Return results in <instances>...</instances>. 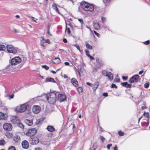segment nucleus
<instances>
[{"label":"nucleus","mask_w":150,"mask_h":150,"mask_svg":"<svg viewBox=\"0 0 150 150\" xmlns=\"http://www.w3.org/2000/svg\"><path fill=\"white\" fill-rule=\"evenodd\" d=\"M81 12L84 14H88L93 12L94 7L92 4L86 2L85 1H82L80 4Z\"/></svg>","instance_id":"nucleus-1"},{"label":"nucleus","mask_w":150,"mask_h":150,"mask_svg":"<svg viewBox=\"0 0 150 150\" xmlns=\"http://www.w3.org/2000/svg\"><path fill=\"white\" fill-rule=\"evenodd\" d=\"M42 96V98H45L48 103L51 104H54L56 101L57 95L54 93H51L47 94L44 93Z\"/></svg>","instance_id":"nucleus-2"},{"label":"nucleus","mask_w":150,"mask_h":150,"mask_svg":"<svg viewBox=\"0 0 150 150\" xmlns=\"http://www.w3.org/2000/svg\"><path fill=\"white\" fill-rule=\"evenodd\" d=\"M30 108L29 102H27L17 106L15 110L17 112L22 113L25 112Z\"/></svg>","instance_id":"nucleus-3"},{"label":"nucleus","mask_w":150,"mask_h":150,"mask_svg":"<svg viewBox=\"0 0 150 150\" xmlns=\"http://www.w3.org/2000/svg\"><path fill=\"white\" fill-rule=\"evenodd\" d=\"M21 59L19 57H16L13 58L11 61V65H15L20 63L21 62Z\"/></svg>","instance_id":"nucleus-4"},{"label":"nucleus","mask_w":150,"mask_h":150,"mask_svg":"<svg viewBox=\"0 0 150 150\" xmlns=\"http://www.w3.org/2000/svg\"><path fill=\"white\" fill-rule=\"evenodd\" d=\"M6 49L7 51L9 53L16 54L17 52V50L11 45H7L6 46Z\"/></svg>","instance_id":"nucleus-5"},{"label":"nucleus","mask_w":150,"mask_h":150,"mask_svg":"<svg viewBox=\"0 0 150 150\" xmlns=\"http://www.w3.org/2000/svg\"><path fill=\"white\" fill-rule=\"evenodd\" d=\"M36 132L37 130L35 129H31L26 132V135L29 136H33L36 133Z\"/></svg>","instance_id":"nucleus-6"},{"label":"nucleus","mask_w":150,"mask_h":150,"mask_svg":"<svg viewBox=\"0 0 150 150\" xmlns=\"http://www.w3.org/2000/svg\"><path fill=\"white\" fill-rule=\"evenodd\" d=\"M41 108L39 106L34 105L33 106L32 111L34 113L37 114L41 110Z\"/></svg>","instance_id":"nucleus-7"},{"label":"nucleus","mask_w":150,"mask_h":150,"mask_svg":"<svg viewBox=\"0 0 150 150\" xmlns=\"http://www.w3.org/2000/svg\"><path fill=\"white\" fill-rule=\"evenodd\" d=\"M30 141L32 144H36L39 142V140L36 137H32L30 139Z\"/></svg>","instance_id":"nucleus-8"},{"label":"nucleus","mask_w":150,"mask_h":150,"mask_svg":"<svg viewBox=\"0 0 150 150\" xmlns=\"http://www.w3.org/2000/svg\"><path fill=\"white\" fill-rule=\"evenodd\" d=\"M66 96L64 94H59L57 96V100L60 102H62L66 100Z\"/></svg>","instance_id":"nucleus-9"},{"label":"nucleus","mask_w":150,"mask_h":150,"mask_svg":"<svg viewBox=\"0 0 150 150\" xmlns=\"http://www.w3.org/2000/svg\"><path fill=\"white\" fill-rule=\"evenodd\" d=\"M4 129L6 131H11L12 129V126L11 124L6 123L3 125Z\"/></svg>","instance_id":"nucleus-10"},{"label":"nucleus","mask_w":150,"mask_h":150,"mask_svg":"<svg viewBox=\"0 0 150 150\" xmlns=\"http://www.w3.org/2000/svg\"><path fill=\"white\" fill-rule=\"evenodd\" d=\"M139 76L137 75H135L131 77L129 80V82L130 83H133L137 82L138 81Z\"/></svg>","instance_id":"nucleus-11"},{"label":"nucleus","mask_w":150,"mask_h":150,"mask_svg":"<svg viewBox=\"0 0 150 150\" xmlns=\"http://www.w3.org/2000/svg\"><path fill=\"white\" fill-rule=\"evenodd\" d=\"M11 120L12 123L13 124H18L19 123L20 120L17 117L13 116L11 118Z\"/></svg>","instance_id":"nucleus-12"},{"label":"nucleus","mask_w":150,"mask_h":150,"mask_svg":"<svg viewBox=\"0 0 150 150\" xmlns=\"http://www.w3.org/2000/svg\"><path fill=\"white\" fill-rule=\"evenodd\" d=\"M22 145L23 148L27 149L29 146V143L27 141L24 140L22 142Z\"/></svg>","instance_id":"nucleus-13"},{"label":"nucleus","mask_w":150,"mask_h":150,"mask_svg":"<svg viewBox=\"0 0 150 150\" xmlns=\"http://www.w3.org/2000/svg\"><path fill=\"white\" fill-rule=\"evenodd\" d=\"M99 85V83L98 81H96L93 85V91H95L98 88Z\"/></svg>","instance_id":"nucleus-14"},{"label":"nucleus","mask_w":150,"mask_h":150,"mask_svg":"<svg viewBox=\"0 0 150 150\" xmlns=\"http://www.w3.org/2000/svg\"><path fill=\"white\" fill-rule=\"evenodd\" d=\"M52 62L55 64H57L60 62V60L58 57H55L52 60Z\"/></svg>","instance_id":"nucleus-15"},{"label":"nucleus","mask_w":150,"mask_h":150,"mask_svg":"<svg viewBox=\"0 0 150 150\" xmlns=\"http://www.w3.org/2000/svg\"><path fill=\"white\" fill-rule=\"evenodd\" d=\"M93 25L94 29L95 30L99 29L100 27L99 23L97 22H94L93 23Z\"/></svg>","instance_id":"nucleus-16"},{"label":"nucleus","mask_w":150,"mask_h":150,"mask_svg":"<svg viewBox=\"0 0 150 150\" xmlns=\"http://www.w3.org/2000/svg\"><path fill=\"white\" fill-rule=\"evenodd\" d=\"M47 130L50 132H52L55 130V129L53 126H48L46 128Z\"/></svg>","instance_id":"nucleus-17"},{"label":"nucleus","mask_w":150,"mask_h":150,"mask_svg":"<svg viewBox=\"0 0 150 150\" xmlns=\"http://www.w3.org/2000/svg\"><path fill=\"white\" fill-rule=\"evenodd\" d=\"M71 82L76 87L78 85V83L76 80L74 78H72L71 80Z\"/></svg>","instance_id":"nucleus-18"},{"label":"nucleus","mask_w":150,"mask_h":150,"mask_svg":"<svg viewBox=\"0 0 150 150\" xmlns=\"http://www.w3.org/2000/svg\"><path fill=\"white\" fill-rule=\"evenodd\" d=\"M14 140L16 142H19L21 140V138L19 136L16 135L13 138Z\"/></svg>","instance_id":"nucleus-19"},{"label":"nucleus","mask_w":150,"mask_h":150,"mask_svg":"<svg viewBox=\"0 0 150 150\" xmlns=\"http://www.w3.org/2000/svg\"><path fill=\"white\" fill-rule=\"evenodd\" d=\"M106 76L108 77V79L110 81L113 79L112 74L110 72H109Z\"/></svg>","instance_id":"nucleus-20"},{"label":"nucleus","mask_w":150,"mask_h":150,"mask_svg":"<svg viewBox=\"0 0 150 150\" xmlns=\"http://www.w3.org/2000/svg\"><path fill=\"white\" fill-rule=\"evenodd\" d=\"M52 8L57 13L59 14V12L58 9V8L57 6V5L53 3L52 4Z\"/></svg>","instance_id":"nucleus-21"},{"label":"nucleus","mask_w":150,"mask_h":150,"mask_svg":"<svg viewBox=\"0 0 150 150\" xmlns=\"http://www.w3.org/2000/svg\"><path fill=\"white\" fill-rule=\"evenodd\" d=\"M122 85L124 86H125L127 88H129L131 87V85L128 83L127 82L121 83Z\"/></svg>","instance_id":"nucleus-22"},{"label":"nucleus","mask_w":150,"mask_h":150,"mask_svg":"<svg viewBox=\"0 0 150 150\" xmlns=\"http://www.w3.org/2000/svg\"><path fill=\"white\" fill-rule=\"evenodd\" d=\"M103 2L105 6H108L110 2V0H103Z\"/></svg>","instance_id":"nucleus-23"},{"label":"nucleus","mask_w":150,"mask_h":150,"mask_svg":"<svg viewBox=\"0 0 150 150\" xmlns=\"http://www.w3.org/2000/svg\"><path fill=\"white\" fill-rule=\"evenodd\" d=\"M45 40L42 38V40H40V44L41 46L43 47H45L46 46V44L45 43Z\"/></svg>","instance_id":"nucleus-24"},{"label":"nucleus","mask_w":150,"mask_h":150,"mask_svg":"<svg viewBox=\"0 0 150 150\" xmlns=\"http://www.w3.org/2000/svg\"><path fill=\"white\" fill-rule=\"evenodd\" d=\"M25 122L27 125L28 126H31L33 124L32 121L31 120H26Z\"/></svg>","instance_id":"nucleus-25"},{"label":"nucleus","mask_w":150,"mask_h":150,"mask_svg":"<svg viewBox=\"0 0 150 150\" xmlns=\"http://www.w3.org/2000/svg\"><path fill=\"white\" fill-rule=\"evenodd\" d=\"M45 81L46 82H55L54 79H53L51 78H47L46 79Z\"/></svg>","instance_id":"nucleus-26"},{"label":"nucleus","mask_w":150,"mask_h":150,"mask_svg":"<svg viewBox=\"0 0 150 150\" xmlns=\"http://www.w3.org/2000/svg\"><path fill=\"white\" fill-rule=\"evenodd\" d=\"M6 69L8 70L9 71L11 72H13L15 71V70L13 68L12 66L7 67L6 68Z\"/></svg>","instance_id":"nucleus-27"},{"label":"nucleus","mask_w":150,"mask_h":150,"mask_svg":"<svg viewBox=\"0 0 150 150\" xmlns=\"http://www.w3.org/2000/svg\"><path fill=\"white\" fill-rule=\"evenodd\" d=\"M86 47L88 49L90 50H91L92 49V47L87 42H85Z\"/></svg>","instance_id":"nucleus-28"},{"label":"nucleus","mask_w":150,"mask_h":150,"mask_svg":"<svg viewBox=\"0 0 150 150\" xmlns=\"http://www.w3.org/2000/svg\"><path fill=\"white\" fill-rule=\"evenodd\" d=\"M78 21H79V22L81 23V29L83 30V20L82 19L79 18L78 19Z\"/></svg>","instance_id":"nucleus-29"},{"label":"nucleus","mask_w":150,"mask_h":150,"mask_svg":"<svg viewBox=\"0 0 150 150\" xmlns=\"http://www.w3.org/2000/svg\"><path fill=\"white\" fill-rule=\"evenodd\" d=\"M6 49L5 46L2 45H0V51H4Z\"/></svg>","instance_id":"nucleus-30"},{"label":"nucleus","mask_w":150,"mask_h":150,"mask_svg":"<svg viewBox=\"0 0 150 150\" xmlns=\"http://www.w3.org/2000/svg\"><path fill=\"white\" fill-rule=\"evenodd\" d=\"M77 90L79 93H80L83 92V88L82 87H80L76 88Z\"/></svg>","instance_id":"nucleus-31"},{"label":"nucleus","mask_w":150,"mask_h":150,"mask_svg":"<svg viewBox=\"0 0 150 150\" xmlns=\"http://www.w3.org/2000/svg\"><path fill=\"white\" fill-rule=\"evenodd\" d=\"M5 119L4 114V113L0 112V120Z\"/></svg>","instance_id":"nucleus-32"},{"label":"nucleus","mask_w":150,"mask_h":150,"mask_svg":"<svg viewBox=\"0 0 150 150\" xmlns=\"http://www.w3.org/2000/svg\"><path fill=\"white\" fill-rule=\"evenodd\" d=\"M66 28L65 32L67 33L68 35H69L71 33V31L69 28H67V25H66Z\"/></svg>","instance_id":"nucleus-33"},{"label":"nucleus","mask_w":150,"mask_h":150,"mask_svg":"<svg viewBox=\"0 0 150 150\" xmlns=\"http://www.w3.org/2000/svg\"><path fill=\"white\" fill-rule=\"evenodd\" d=\"M108 72L106 71L105 70H103L102 71V73L103 75L106 76Z\"/></svg>","instance_id":"nucleus-34"},{"label":"nucleus","mask_w":150,"mask_h":150,"mask_svg":"<svg viewBox=\"0 0 150 150\" xmlns=\"http://www.w3.org/2000/svg\"><path fill=\"white\" fill-rule=\"evenodd\" d=\"M96 147V144H93V146L90 149V150H95Z\"/></svg>","instance_id":"nucleus-35"},{"label":"nucleus","mask_w":150,"mask_h":150,"mask_svg":"<svg viewBox=\"0 0 150 150\" xmlns=\"http://www.w3.org/2000/svg\"><path fill=\"white\" fill-rule=\"evenodd\" d=\"M18 126L21 128L23 129L24 128V126L23 124L19 122V123L17 124Z\"/></svg>","instance_id":"nucleus-36"},{"label":"nucleus","mask_w":150,"mask_h":150,"mask_svg":"<svg viewBox=\"0 0 150 150\" xmlns=\"http://www.w3.org/2000/svg\"><path fill=\"white\" fill-rule=\"evenodd\" d=\"M101 19L102 22L103 23L105 22L106 21V18L105 17H104L103 16L101 17Z\"/></svg>","instance_id":"nucleus-37"},{"label":"nucleus","mask_w":150,"mask_h":150,"mask_svg":"<svg viewBox=\"0 0 150 150\" xmlns=\"http://www.w3.org/2000/svg\"><path fill=\"white\" fill-rule=\"evenodd\" d=\"M5 143V141L4 139L0 140V145H4Z\"/></svg>","instance_id":"nucleus-38"},{"label":"nucleus","mask_w":150,"mask_h":150,"mask_svg":"<svg viewBox=\"0 0 150 150\" xmlns=\"http://www.w3.org/2000/svg\"><path fill=\"white\" fill-rule=\"evenodd\" d=\"M114 81L115 82H119L120 81V79L117 76L115 77L114 79Z\"/></svg>","instance_id":"nucleus-39"},{"label":"nucleus","mask_w":150,"mask_h":150,"mask_svg":"<svg viewBox=\"0 0 150 150\" xmlns=\"http://www.w3.org/2000/svg\"><path fill=\"white\" fill-rule=\"evenodd\" d=\"M102 27L103 28L107 30H109V29L107 27V25H106L105 24H104L102 26Z\"/></svg>","instance_id":"nucleus-40"},{"label":"nucleus","mask_w":150,"mask_h":150,"mask_svg":"<svg viewBox=\"0 0 150 150\" xmlns=\"http://www.w3.org/2000/svg\"><path fill=\"white\" fill-rule=\"evenodd\" d=\"M118 133L120 136H122L124 135V133L121 131H119L118 132Z\"/></svg>","instance_id":"nucleus-41"},{"label":"nucleus","mask_w":150,"mask_h":150,"mask_svg":"<svg viewBox=\"0 0 150 150\" xmlns=\"http://www.w3.org/2000/svg\"><path fill=\"white\" fill-rule=\"evenodd\" d=\"M8 150H16V149L14 146H10L8 149Z\"/></svg>","instance_id":"nucleus-42"},{"label":"nucleus","mask_w":150,"mask_h":150,"mask_svg":"<svg viewBox=\"0 0 150 150\" xmlns=\"http://www.w3.org/2000/svg\"><path fill=\"white\" fill-rule=\"evenodd\" d=\"M42 67L45 68L46 70H47L49 69V67L46 65H43L42 66Z\"/></svg>","instance_id":"nucleus-43"},{"label":"nucleus","mask_w":150,"mask_h":150,"mask_svg":"<svg viewBox=\"0 0 150 150\" xmlns=\"http://www.w3.org/2000/svg\"><path fill=\"white\" fill-rule=\"evenodd\" d=\"M74 46L79 50L80 52H82V51L80 50V47L79 45H74Z\"/></svg>","instance_id":"nucleus-44"},{"label":"nucleus","mask_w":150,"mask_h":150,"mask_svg":"<svg viewBox=\"0 0 150 150\" xmlns=\"http://www.w3.org/2000/svg\"><path fill=\"white\" fill-rule=\"evenodd\" d=\"M94 33H95V34L98 38H100V34L96 32V31H94Z\"/></svg>","instance_id":"nucleus-45"},{"label":"nucleus","mask_w":150,"mask_h":150,"mask_svg":"<svg viewBox=\"0 0 150 150\" xmlns=\"http://www.w3.org/2000/svg\"><path fill=\"white\" fill-rule=\"evenodd\" d=\"M149 43H150V41H149V40H147V41H145V42H143V43H144V44L146 45L149 44Z\"/></svg>","instance_id":"nucleus-46"},{"label":"nucleus","mask_w":150,"mask_h":150,"mask_svg":"<svg viewBox=\"0 0 150 150\" xmlns=\"http://www.w3.org/2000/svg\"><path fill=\"white\" fill-rule=\"evenodd\" d=\"M88 57L91 61L94 59V58L90 55H88Z\"/></svg>","instance_id":"nucleus-47"},{"label":"nucleus","mask_w":150,"mask_h":150,"mask_svg":"<svg viewBox=\"0 0 150 150\" xmlns=\"http://www.w3.org/2000/svg\"><path fill=\"white\" fill-rule=\"evenodd\" d=\"M149 86V84L148 83H146L144 84V87L146 88H148Z\"/></svg>","instance_id":"nucleus-48"},{"label":"nucleus","mask_w":150,"mask_h":150,"mask_svg":"<svg viewBox=\"0 0 150 150\" xmlns=\"http://www.w3.org/2000/svg\"><path fill=\"white\" fill-rule=\"evenodd\" d=\"M31 18H32V20L34 22H36V23H37V19L36 18H35L33 17H31Z\"/></svg>","instance_id":"nucleus-49"},{"label":"nucleus","mask_w":150,"mask_h":150,"mask_svg":"<svg viewBox=\"0 0 150 150\" xmlns=\"http://www.w3.org/2000/svg\"><path fill=\"white\" fill-rule=\"evenodd\" d=\"M45 42L48 43V44H50V40L49 39H47L46 40H45Z\"/></svg>","instance_id":"nucleus-50"},{"label":"nucleus","mask_w":150,"mask_h":150,"mask_svg":"<svg viewBox=\"0 0 150 150\" xmlns=\"http://www.w3.org/2000/svg\"><path fill=\"white\" fill-rule=\"evenodd\" d=\"M69 26L72 28H73V27L74 26L75 27H76L77 28H79L78 27L75 25H74V26H73L72 25L70 24H69Z\"/></svg>","instance_id":"nucleus-51"},{"label":"nucleus","mask_w":150,"mask_h":150,"mask_svg":"<svg viewBox=\"0 0 150 150\" xmlns=\"http://www.w3.org/2000/svg\"><path fill=\"white\" fill-rule=\"evenodd\" d=\"M112 146V144H110L107 145V148L108 149H110V147H111Z\"/></svg>","instance_id":"nucleus-52"},{"label":"nucleus","mask_w":150,"mask_h":150,"mask_svg":"<svg viewBox=\"0 0 150 150\" xmlns=\"http://www.w3.org/2000/svg\"><path fill=\"white\" fill-rule=\"evenodd\" d=\"M111 87L112 88H113L114 87L117 88V86H116V85L115 84L113 83L112 84Z\"/></svg>","instance_id":"nucleus-53"},{"label":"nucleus","mask_w":150,"mask_h":150,"mask_svg":"<svg viewBox=\"0 0 150 150\" xmlns=\"http://www.w3.org/2000/svg\"><path fill=\"white\" fill-rule=\"evenodd\" d=\"M85 53H86V55L88 56V55H90L89 54V51L88 50H86L85 51Z\"/></svg>","instance_id":"nucleus-54"},{"label":"nucleus","mask_w":150,"mask_h":150,"mask_svg":"<svg viewBox=\"0 0 150 150\" xmlns=\"http://www.w3.org/2000/svg\"><path fill=\"white\" fill-rule=\"evenodd\" d=\"M10 98H9V99H13L14 98V95L13 94H12L11 95L9 96Z\"/></svg>","instance_id":"nucleus-55"},{"label":"nucleus","mask_w":150,"mask_h":150,"mask_svg":"<svg viewBox=\"0 0 150 150\" xmlns=\"http://www.w3.org/2000/svg\"><path fill=\"white\" fill-rule=\"evenodd\" d=\"M144 115L146 117H148L149 115V114L148 112H144Z\"/></svg>","instance_id":"nucleus-56"},{"label":"nucleus","mask_w":150,"mask_h":150,"mask_svg":"<svg viewBox=\"0 0 150 150\" xmlns=\"http://www.w3.org/2000/svg\"><path fill=\"white\" fill-rule=\"evenodd\" d=\"M101 140L103 142L104 140H105V138L102 136H100Z\"/></svg>","instance_id":"nucleus-57"},{"label":"nucleus","mask_w":150,"mask_h":150,"mask_svg":"<svg viewBox=\"0 0 150 150\" xmlns=\"http://www.w3.org/2000/svg\"><path fill=\"white\" fill-rule=\"evenodd\" d=\"M103 96L106 97L108 96V94L107 93H103Z\"/></svg>","instance_id":"nucleus-58"},{"label":"nucleus","mask_w":150,"mask_h":150,"mask_svg":"<svg viewBox=\"0 0 150 150\" xmlns=\"http://www.w3.org/2000/svg\"><path fill=\"white\" fill-rule=\"evenodd\" d=\"M99 130L101 132H102L103 130V129L100 126H99Z\"/></svg>","instance_id":"nucleus-59"},{"label":"nucleus","mask_w":150,"mask_h":150,"mask_svg":"<svg viewBox=\"0 0 150 150\" xmlns=\"http://www.w3.org/2000/svg\"><path fill=\"white\" fill-rule=\"evenodd\" d=\"M86 84L88 85L89 86H92V83H90L89 82H87L86 83Z\"/></svg>","instance_id":"nucleus-60"},{"label":"nucleus","mask_w":150,"mask_h":150,"mask_svg":"<svg viewBox=\"0 0 150 150\" xmlns=\"http://www.w3.org/2000/svg\"><path fill=\"white\" fill-rule=\"evenodd\" d=\"M47 33L48 34V35L50 36H52V35L50 34V32H49V29H48V30H47Z\"/></svg>","instance_id":"nucleus-61"},{"label":"nucleus","mask_w":150,"mask_h":150,"mask_svg":"<svg viewBox=\"0 0 150 150\" xmlns=\"http://www.w3.org/2000/svg\"><path fill=\"white\" fill-rule=\"evenodd\" d=\"M64 64L65 65H67V66H68V65H69V62H64Z\"/></svg>","instance_id":"nucleus-62"},{"label":"nucleus","mask_w":150,"mask_h":150,"mask_svg":"<svg viewBox=\"0 0 150 150\" xmlns=\"http://www.w3.org/2000/svg\"><path fill=\"white\" fill-rule=\"evenodd\" d=\"M114 150H118L117 147L116 146H115L113 148Z\"/></svg>","instance_id":"nucleus-63"},{"label":"nucleus","mask_w":150,"mask_h":150,"mask_svg":"<svg viewBox=\"0 0 150 150\" xmlns=\"http://www.w3.org/2000/svg\"><path fill=\"white\" fill-rule=\"evenodd\" d=\"M35 150H42L40 148H37L35 149Z\"/></svg>","instance_id":"nucleus-64"}]
</instances>
